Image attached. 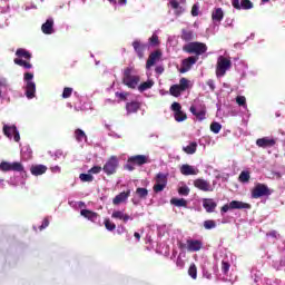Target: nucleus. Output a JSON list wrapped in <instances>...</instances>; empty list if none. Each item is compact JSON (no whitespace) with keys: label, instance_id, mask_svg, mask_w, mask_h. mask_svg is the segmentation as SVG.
I'll return each instance as SVG.
<instances>
[{"label":"nucleus","instance_id":"6","mask_svg":"<svg viewBox=\"0 0 285 285\" xmlns=\"http://www.w3.org/2000/svg\"><path fill=\"white\" fill-rule=\"evenodd\" d=\"M269 195H273V191H271V188H268V185L266 184L257 183L255 187L252 189V199L269 197Z\"/></svg>","mask_w":285,"mask_h":285},{"label":"nucleus","instance_id":"22","mask_svg":"<svg viewBox=\"0 0 285 285\" xmlns=\"http://www.w3.org/2000/svg\"><path fill=\"white\" fill-rule=\"evenodd\" d=\"M141 108V102L139 101H130L126 104L127 115H135V112H139Z\"/></svg>","mask_w":285,"mask_h":285},{"label":"nucleus","instance_id":"62","mask_svg":"<svg viewBox=\"0 0 285 285\" xmlns=\"http://www.w3.org/2000/svg\"><path fill=\"white\" fill-rule=\"evenodd\" d=\"M134 237L139 242L141 239V235L137 232L134 233Z\"/></svg>","mask_w":285,"mask_h":285},{"label":"nucleus","instance_id":"26","mask_svg":"<svg viewBox=\"0 0 285 285\" xmlns=\"http://www.w3.org/2000/svg\"><path fill=\"white\" fill-rule=\"evenodd\" d=\"M80 215L85 217V219H89V222H97L99 214L89 209H81Z\"/></svg>","mask_w":285,"mask_h":285},{"label":"nucleus","instance_id":"34","mask_svg":"<svg viewBox=\"0 0 285 285\" xmlns=\"http://www.w3.org/2000/svg\"><path fill=\"white\" fill-rule=\"evenodd\" d=\"M183 151L186 153V155H195L197 153V142H189L188 146L183 147Z\"/></svg>","mask_w":285,"mask_h":285},{"label":"nucleus","instance_id":"21","mask_svg":"<svg viewBox=\"0 0 285 285\" xmlns=\"http://www.w3.org/2000/svg\"><path fill=\"white\" fill-rule=\"evenodd\" d=\"M128 197H130V189L121 191L112 199L114 206H119V204H124V202H126Z\"/></svg>","mask_w":285,"mask_h":285},{"label":"nucleus","instance_id":"54","mask_svg":"<svg viewBox=\"0 0 285 285\" xmlns=\"http://www.w3.org/2000/svg\"><path fill=\"white\" fill-rule=\"evenodd\" d=\"M191 17H199V6L194 4L191 8Z\"/></svg>","mask_w":285,"mask_h":285},{"label":"nucleus","instance_id":"60","mask_svg":"<svg viewBox=\"0 0 285 285\" xmlns=\"http://www.w3.org/2000/svg\"><path fill=\"white\" fill-rule=\"evenodd\" d=\"M51 173H61V167L55 166L50 168Z\"/></svg>","mask_w":285,"mask_h":285},{"label":"nucleus","instance_id":"12","mask_svg":"<svg viewBox=\"0 0 285 285\" xmlns=\"http://www.w3.org/2000/svg\"><path fill=\"white\" fill-rule=\"evenodd\" d=\"M3 135H6V137H8V139H12V136H13V139L17 142L21 140L19 130H17V126H14V125H12V126L4 125L3 126Z\"/></svg>","mask_w":285,"mask_h":285},{"label":"nucleus","instance_id":"25","mask_svg":"<svg viewBox=\"0 0 285 285\" xmlns=\"http://www.w3.org/2000/svg\"><path fill=\"white\" fill-rule=\"evenodd\" d=\"M224 19V10L222 8H215L212 12V20L215 23H222Z\"/></svg>","mask_w":285,"mask_h":285},{"label":"nucleus","instance_id":"64","mask_svg":"<svg viewBox=\"0 0 285 285\" xmlns=\"http://www.w3.org/2000/svg\"><path fill=\"white\" fill-rule=\"evenodd\" d=\"M120 3L124 4V3H126V1H121Z\"/></svg>","mask_w":285,"mask_h":285},{"label":"nucleus","instance_id":"63","mask_svg":"<svg viewBox=\"0 0 285 285\" xmlns=\"http://www.w3.org/2000/svg\"><path fill=\"white\" fill-rule=\"evenodd\" d=\"M204 277H206L207 279H212L213 275H212V274H208V273H205V274H204Z\"/></svg>","mask_w":285,"mask_h":285},{"label":"nucleus","instance_id":"59","mask_svg":"<svg viewBox=\"0 0 285 285\" xmlns=\"http://www.w3.org/2000/svg\"><path fill=\"white\" fill-rule=\"evenodd\" d=\"M227 210H230V204H226L220 208V213H226Z\"/></svg>","mask_w":285,"mask_h":285},{"label":"nucleus","instance_id":"39","mask_svg":"<svg viewBox=\"0 0 285 285\" xmlns=\"http://www.w3.org/2000/svg\"><path fill=\"white\" fill-rule=\"evenodd\" d=\"M188 275L191 277V279H197V265L195 263H191L188 268Z\"/></svg>","mask_w":285,"mask_h":285},{"label":"nucleus","instance_id":"7","mask_svg":"<svg viewBox=\"0 0 285 285\" xmlns=\"http://www.w3.org/2000/svg\"><path fill=\"white\" fill-rule=\"evenodd\" d=\"M155 185L153 187L154 193H163L168 186V175L158 173L155 177Z\"/></svg>","mask_w":285,"mask_h":285},{"label":"nucleus","instance_id":"40","mask_svg":"<svg viewBox=\"0 0 285 285\" xmlns=\"http://www.w3.org/2000/svg\"><path fill=\"white\" fill-rule=\"evenodd\" d=\"M169 6L173 8V10H176V14H181V12H184V8L179 7L178 1H170Z\"/></svg>","mask_w":285,"mask_h":285},{"label":"nucleus","instance_id":"2","mask_svg":"<svg viewBox=\"0 0 285 285\" xmlns=\"http://www.w3.org/2000/svg\"><path fill=\"white\" fill-rule=\"evenodd\" d=\"M184 52L187 55H195L194 57H202V55H206L208 52V46L204 42L194 41L185 45L183 47Z\"/></svg>","mask_w":285,"mask_h":285},{"label":"nucleus","instance_id":"61","mask_svg":"<svg viewBox=\"0 0 285 285\" xmlns=\"http://www.w3.org/2000/svg\"><path fill=\"white\" fill-rule=\"evenodd\" d=\"M155 71L157 72V75H161L164 72V67L158 66L156 67Z\"/></svg>","mask_w":285,"mask_h":285},{"label":"nucleus","instance_id":"36","mask_svg":"<svg viewBox=\"0 0 285 285\" xmlns=\"http://www.w3.org/2000/svg\"><path fill=\"white\" fill-rule=\"evenodd\" d=\"M155 86V81L147 80L138 86L139 92H146V90H150Z\"/></svg>","mask_w":285,"mask_h":285},{"label":"nucleus","instance_id":"52","mask_svg":"<svg viewBox=\"0 0 285 285\" xmlns=\"http://www.w3.org/2000/svg\"><path fill=\"white\" fill-rule=\"evenodd\" d=\"M90 175H99L101 173V166H94L88 170Z\"/></svg>","mask_w":285,"mask_h":285},{"label":"nucleus","instance_id":"24","mask_svg":"<svg viewBox=\"0 0 285 285\" xmlns=\"http://www.w3.org/2000/svg\"><path fill=\"white\" fill-rule=\"evenodd\" d=\"M37 92V85L32 81H28L26 85V97L27 99H35Z\"/></svg>","mask_w":285,"mask_h":285},{"label":"nucleus","instance_id":"3","mask_svg":"<svg viewBox=\"0 0 285 285\" xmlns=\"http://www.w3.org/2000/svg\"><path fill=\"white\" fill-rule=\"evenodd\" d=\"M132 70H134L132 67H127L124 70L122 83L124 86H127V88L135 90V88L139 86V81H141V77L139 75H132Z\"/></svg>","mask_w":285,"mask_h":285},{"label":"nucleus","instance_id":"58","mask_svg":"<svg viewBox=\"0 0 285 285\" xmlns=\"http://www.w3.org/2000/svg\"><path fill=\"white\" fill-rule=\"evenodd\" d=\"M269 237H274L275 239H277V237H279V234H277V230H272L267 234Z\"/></svg>","mask_w":285,"mask_h":285},{"label":"nucleus","instance_id":"53","mask_svg":"<svg viewBox=\"0 0 285 285\" xmlns=\"http://www.w3.org/2000/svg\"><path fill=\"white\" fill-rule=\"evenodd\" d=\"M48 226H50V220L48 218H43L42 224L39 226V230H45Z\"/></svg>","mask_w":285,"mask_h":285},{"label":"nucleus","instance_id":"13","mask_svg":"<svg viewBox=\"0 0 285 285\" xmlns=\"http://www.w3.org/2000/svg\"><path fill=\"white\" fill-rule=\"evenodd\" d=\"M194 186L195 188H198V190H203V193H213V186L204 178H197L194 180Z\"/></svg>","mask_w":285,"mask_h":285},{"label":"nucleus","instance_id":"28","mask_svg":"<svg viewBox=\"0 0 285 285\" xmlns=\"http://www.w3.org/2000/svg\"><path fill=\"white\" fill-rule=\"evenodd\" d=\"M180 173H181V175H185V177H188L190 175H197L198 170H196L195 167H193L188 164H185V165H181Z\"/></svg>","mask_w":285,"mask_h":285},{"label":"nucleus","instance_id":"18","mask_svg":"<svg viewBox=\"0 0 285 285\" xmlns=\"http://www.w3.org/2000/svg\"><path fill=\"white\" fill-rule=\"evenodd\" d=\"M204 247V243L198 239H188L187 240V250L189 253H197L200 248Z\"/></svg>","mask_w":285,"mask_h":285},{"label":"nucleus","instance_id":"49","mask_svg":"<svg viewBox=\"0 0 285 285\" xmlns=\"http://www.w3.org/2000/svg\"><path fill=\"white\" fill-rule=\"evenodd\" d=\"M222 271L225 275L228 274V271H230V263L223 261L222 262Z\"/></svg>","mask_w":285,"mask_h":285},{"label":"nucleus","instance_id":"8","mask_svg":"<svg viewBox=\"0 0 285 285\" xmlns=\"http://www.w3.org/2000/svg\"><path fill=\"white\" fill-rule=\"evenodd\" d=\"M189 111L198 121H204V119H206V105H204V102L191 105Z\"/></svg>","mask_w":285,"mask_h":285},{"label":"nucleus","instance_id":"56","mask_svg":"<svg viewBox=\"0 0 285 285\" xmlns=\"http://www.w3.org/2000/svg\"><path fill=\"white\" fill-rule=\"evenodd\" d=\"M206 83L209 87V89L212 90V92H215V80L209 79L206 81Z\"/></svg>","mask_w":285,"mask_h":285},{"label":"nucleus","instance_id":"43","mask_svg":"<svg viewBox=\"0 0 285 285\" xmlns=\"http://www.w3.org/2000/svg\"><path fill=\"white\" fill-rule=\"evenodd\" d=\"M105 227L107 230H115L117 228V225L115 223H112V220H110L109 218L105 219Z\"/></svg>","mask_w":285,"mask_h":285},{"label":"nucleus","instance_id":"15","mask_svg":"<svg viewBox=\"0 0 285 285\" xmlns=\"http://www.w3.org/2000/svg\"><path fill=\"white\" fill-rule=\"evenodd\" d=\"M132 48H134V50H135L137 57H138L139 59H144V56H145L144 52H146V48H148V45H146V43L139 41V40H135V41L132 42Z\"/></svg>","mask_w":285,"mask_h":285},{"label":"nucleus","instance_id":"47","mask_svg":"<svg viewBox=\"0 0 285 285\" xmlns=\"http://www.w3.org/2000/svg\"><path fill=\"white\" fill-rule=\"evenodd\" d=\"M178 193L184 197H188V195H190V188H188V186H183L178 189Z\"/></svg>","mask_w":285,"mask_h":285},{"label":"nucleus","instance_id":"42","mask_svg":"<svg viewBox=\"0 0 285 285\" xmlns=\"http://www.w3.org/2000/svg\"><path fill=\"white\" fill-rule=\"evenodd\" d=\"M210 130L212 132H214L215 135H219V131L222 130V124L214 121L210 124Z\"/></svg>","mask_w":285,"mask_h":285},{"label":"nucleus","instance_id":"1","mask_svg":"<svg viewBox=\"0 0 285 285\" xmlns=\"http://www.w3.org/2000/svg\"><path fill=\"white\" fill-rule=\"evenodd\" d=\"M16 57L13 60V63H16V66H20L21 68H24L26 70H30V68H32V63H30V59H32V53H30V51L23 49V48H19L16 51ZM26 59V60H23Z\"/></svg>","mask_w":285,"mask_h":285},{"label":"nucleus","instance_id":"5","mask_svg":"<svg viewBox=\"0 0 285 285\" xmlns=\"http://www.w3.org/2000/svg\"><path fill=\"white\" fill-rule=\"evenodd\" d=\"M230 68H233V61H230V58L219 56L216 63V77H224Z\"/></svg>","mask_w":285,"mask_h":285},{"label":"nucleus","instance_id":"23","mask_svg":"<svg viewBox=\"0 0 285 285\" xmlns=\"http://www.w3.org/2000/svg\"><path fill=\"white\" fill-rule=\"evenodd\" d=\"M48 167L46 165H33L30 168L31 175L39 177L40 175H46Z\"/></svg>","mask_w":285,"mask_h":285},{"label":"nucleus","instance_id":"41","mask_svg":"<svg viewBox=\"0 0 285 285\" xmlns=\"http://www.w3.org/2000/svg\"><path fill=\"white\" fill-rule=\"evenodd\" d=\"M216 227H217V223H215V220L213 219H208L204 222V228L206 230H213V228H216Z\"/></svg>","mask_w":285,"mask_h":285},{"label":"nucleus","instance_id":"38","mask_svg":"<svg viewBox=\"0 0 285 285\" xmlns=\"http://www.w3.org/2000/svg\"><path fill=\"white\" fill-rule=\"evenodd\" d=\"M136 195L139 197V199H146L148 197V189L138 187L136 189Z\"/></svg>","mask_w":285,"mask_h":285},{"label":"nucleus","instance_id":"17","mask_svg":"<svg viewBox=\"0 0 285 285\" xmlns=\"http://www.w3.org/2000/svg\"><path fill=\"white\" fill-rule=\"evenodd\" d=\"M275 144H277V140L268 137L258 138L256 140V146H258V148H273Z\"/></svg>","mask_w":285,"mask_h":285},{"label":"nucleus","instance_id":"55","mask_svg":"<svg viewBox=\"0 0 285 285\" xmlns=\"http://www.w3.org/2000/svg\"><path fill=\"white\" fill-rule=\"evenodd\" d=\"M176 266H177L178 268H184V266H186V263L184 262V259H181V256H178V257H177Z\"/></svg>","mask_w":285,"mask_h":285},{"label":"nucleus","instance_id":"31","mask_svg":"<svg viewBox=\"0 0 285 285\" xmlns=\"http://www.w3.org/2000/svg\"><path fill=\"white\" fill-rule=\"evenodd\" d=\"M180 39H183V41H186L188 43L193 41V39H195V32L193 30L181 29Z\"/></svg>","mask_w":285,"mask_h":285},{"label":"nucleus","instance_id":"57","mask_svg":"<svg viewBox=\"0 0 285 285\" xmlns=\"http://www.w3.org/2000/svg\"><path fill=\"white\" fill-rule=\"evenodd\" d=\"M32 79H35V75L30 73V72H26L24 73V81H32Z\"/></svg>","mask_w":285,"mask_h":285},{"label":"nucleus","instance_id":"4","mask_svg":"<svg viewBox=\"0 0 285 285\" xmlns=\"http://www.w3.org/2000/svg\"><path fill=\"white\" fill-rule=\"evenodd\" d=\"M146 164H150V158L146 155H135L127 159V164L125 165L126 170L132 171L135 170V166H144Z\"/></svg>","mask_w":285,"mask_h":285},{"label":"nucleus","instance_id":"10","mask_svg":"<svg viewBox=\"0 0 285 285\" xmlns=\"http://www.w3.org/2000/svg\"><path fill=\"white\" fill-rule=\"evenodd\" d=\"M0 170L3 173H9L10 170H13L14 173H23V165L21 163H8L2 161L0 164Z\"/></svg>","mask_w":285,"mask_h":285},{"label":"nucleus","instance_id":"9","mask_svg":"<svg viewBox=\"0 0 285 285\" xmlns=\"http://www.w3.org/2000/svg\"><path fill=\"white\" fill-rule=\"evenodd\" d=\"M117 168H119V159L117 158V156H111L104 165L102 170L105 174L110 176L117 173Z\"/></svg>","mask_w":285,"mask_h":285},{"label":"nucleus","instance_id":"37","mask_svg":"<svg viewBox=\"0 0 285 285\" xmlns=\"http://www.w3.org/2000/svg\"><path fill=\"white\" fill-rule=\"evenodd\" d=\"M238 181H240V184H248L250 181V171L243 170L238 176Z\"/></svg>","mask_w":285,"mask_h":285},{"label":"nucleus","instance_id":"48","mask_svg":"<svg viewBox=\"0 0 285 285\" xmlns=\"http://www.w3.org/2000/svg\"><path fill=\"white\" fill-rule=\"evenodd\" d=\"M129 95H130V94H129V92H126V91H124V92L117 91V92L115 94L116 97H119L120 101H126V100L128 99Z\"/></svg>","mask_w":285,"mask_h":285},{"label":"nucleus","instance_id":"11","mask_svg":"<svg viewBox=\"0 0 285 285\" xmlns=\"http://www.w3.org/2000/svg\"><path fill=\"white\" fill-rule=\"evenodd\" d=\"M171 110L174 112V119H176V121L181 122V121H186V119H188V116L186 115V112H184L181 110V104L174 102L171 105Z\"/></svg>","mask_w":285,"mask_h":285},{"label":"nucleus","instance_id":"19","mask_svg":"<svg viewBox=\"0 0 285 285\" xmlns=\"http://www.w3.org/2000/svg\"><path fill=\"white\" fill-rule=\"evenodd\" d=\"M230 210H250L252 206L248 203L239 202V200H232L229 203Z\"/></svg>","mask_w":285,"mask_h":285},{"label":"nucleus","instance_id":"44","mask_svg":"<svg viewBox=\"0 0 285 285\" xmlns=\"http://www.w3.org/2000/svg\"><path fill=\"white\" fill-rule=\"evenodd\" d=\"M79 179L82 181L90 183V181L95 180V177L90 173L89 174H80Z\"/></svg>","mask_w":285,"mask_h":285},{"label":"nucleus","instance_id":"51","mask_svg":"<svg viewBox=\"0 0 285 285\" xmlns=\"http://www.w3.org/2000/svg\"><path fill=\"white\" fill-rule=\"evenodd\" d=\"M149 43L150 46H157L159 43V36L157 35H153L150 38H149Z\"/></svg>","mask_w":285,"mask_h":285},{"label":"nucleus","instance_id":"46","mask_svg":"<svg viewBox=\"0 0 285 285\" xmlns=\"http://www.w3.org/2000/svg\"><path fill=\"white\" fill-rule=\"evenodd\" d=\"M72 97V88L66 87L62 91V99H70Z\"/></svg>","mask_w":285,"mask_h":285},{"label":"nucleus","instance_id":"20","mask_svg":"<svg viewBox=\"0 0 285 285\" xmlns=\"http://www.w3.org/2000/svg\"><path fill=\"white\" fill-rule=\"evenodd\" d=\"M203 208H205L206 213H215V209L217 208V203L213 198H204Z\"/></svg>","mask_w":285,"mask_h":285},{"label":"nucleus","instance_id":"32","mask_svg":"<svg viewBox=\"0 0 285 285\" xmlns=\"http://www.w3.org/2000/svg\"><path fill=\"white\" fill-rule=\"evenodd\" d=\"M190 86V81L186 78H180L179 83L177 85V88L180 94L186 92Z\"/></svg>","mask_w":285,"mask_h":285},{"label":"nucleus","instance_id":"35","mask_svg":"<svg viewBox=\"0 0 285 285\" xmlns=\"http://www.w3.org/2000/svg\"><path fill=\"white\" fill-rule=\"evenodd\" d=\"M75 138L77 141L81 142V141H88V136L86 135L85 130L81 129H76L75 130Z\"/></svg>","mask_w":285,"mask_h":285},{"label":"nucleus","instance_id":"33","mask_svg":"<svg viewBox=\"0 0 285 285\" xmlns=\"http://www.w3.org/2000/svg\"><path fill=\"white\" fill-rule=\"evenodd\" d=\"M170 204L177 206L178 208H186L188 206V200L184 198H171Z\"/></svg>","mask_w":285,"mask_h":285},{"label":"nucleus","instance_id":"29","mask_svg":"<svg viewBox=\"0 0 285 285\" xmlns=\"http://www.w3.org/2000/svg\"><path fill=\"white\" fill-rule=\"evenodd\" d=\"M111 217H112V219H121L124 222V224H128L129 219H132L130 217V215L124 214V212H121V210H115L111 214Z\"/></svg>","mask_w":285,"mask_h":285},{"label":"nucleus","instance_id":"14","mask_svg":"<svg viewBox=\"0 0 285 285\" xmlns=\"http://www.w3.org/2000/svg\"><path fill=\"white\" fill-rule=\"evenodd\" d=\"M197 61H199V58L195 57V56H190V57L184 59L179 72H181L183 75L188 72V70H190V68H193V66H195V63H197Z\"/></svg>","mask_w":285,"mask_h":285},{"label":"nucleus","instance_id":"45","mask_svg":"<svg viewBox=\"0 0 285 285\" xmlns=\"http://www.w3.org/2000/svg\"><path fill=\"white\" fill-rule=\"evenodd\" d=\"M169 92H170L171 97H180L181 96V92L179 91L177 85H173L169 88Z\"/></svg>","mask_w":285,"mask_h":285},{"label":"nucleus","instance_id":"16","mask_svg":"<svg viewBox=\"0 0 285 285\" xmlns=\"http://www.w3.org/2000/svg\"><path fill=\"white\" fill-rule=\"evenodd\" d=\"M159 59H161V51L156 50V51L151 52L146 62L147 70H150L153 68V66H155V63H157V61H159Z\"/></svg>","mask_w":285,"mask_h":285},{"label":"nucleus","instance_id":"30","mask_svg":"<svg viewBox=\"0 0 285 285\" xmlns=\"http://www.w3.org/2000/svg\"><path fill=\"white\" fill-rule=\"evenodd\" d=\"M53 26H55V20L48 19V20L42 24V27H41V30H42L43 35H52V32H53V30H52Z\"/></svg>","mask_w":285,"mask_h":285},{"label":"nucleus","instance_id":"50","mask_svg":"<svg viewBox=\"0 0 285 285\" xmlns=\"http://www.w3.org/2000/svg\"><path fill=\"white\" fill-rule=\"evenodd\" d=\"M236 104H238L243 108H246V97L244 96L236 97Z\"/></svg>","mask_w":285,"mask_h":285},{"label":"nucleus","instance_id":"27","mask_svg":"<svg viewBox=\"0 0 285 285\" xmlns=\"http://www.w3.org/2000/svg\"><path fill=\"white\" fill-rule=\"evenodd\" d=\"M233 7L236 10H250L253 8V2L252 1H233Z\"/></svg>","mask_w":285,"mask_h":285}]
</instances>
